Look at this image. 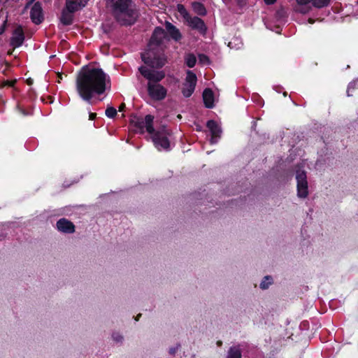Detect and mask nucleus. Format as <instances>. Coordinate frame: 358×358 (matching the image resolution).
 I'll return each instance as SVG.
<instances>
[{"mask_svg":"<svg viewBox=\"0 0 358 358\" xmlns=\"http://www.w3.org/2000/svg\"><path fill=\"white\" fill-rule=\"evenodd\" d=\"M110 87L109 75L100 68L83 67L76 79V90L79 96L90 103L94 94L101 95L110 90Z\"/></svg>","mask_w":358,"mask_h":358,"instance_id":"nucleus-1","label":"nucleus"},{"mask_svg":"<svg viewBox=\"0 0 358 358\" xmlns=\"http://www.w3.org/2000/svg\"><path fill=\"white\" fill-rule=\"evenodd\" d=\"M165 38V31L160 27L155 28L149 42L148 50L141 54L145 64L153 67H162L166 62L162 44Z\"/></svg>","mask_w":358,"mask_h":358,"instance_id":"nucleus-2","label":"nucleus"},{"mask_svg":"<svg viewBox=\"0 0 358 358\" xmlns=\"http://www.w3.org/2000/svg\"><path fill=\"white\" fill-rule=\"evenodd\" d=\"M107 5L122 24H132L138 17L137 11L131 7V0H107Z\"/></svg>","mask_w":358,"mask_h":358,"instance_id":"nucleus-3","label":"nucleus"},{"mask_svg":"<svg viewBox=\"0 0 358 358\" xmlns=\"http://www.w3.org/2000/svg\"><path fill=\"white\" fill-rule=\"evenodd\" d=\"M152 142L155 148L159 151H169L171 150V143L169 141V134L165 129L157 131L151 134Z\"/></svg>","mask_w":358,"mask_h":358,"instance_id":"nucleus-4","label":"nucleus"},{"mask_svg":"<svg viewBox=\"0 0 358 358\" xmlns=\"http://www.w3.org/2000/svg\"><path fill=\"white\" fill-rule=\"evenodd\" d=\"M148 66H141L138 69L141 75L148 80V83H159L165 77V73L163 71H156L153 66L147 64Z\"/></svg>","mask_w":358,"mask_h":358,"instance_id":"nucleus-5","label":"nucleus"},{"mask_svg":"<svg viewBox=\"0 0 358 358\" xmlns=\"http://www.w3.org/2000/svg\"><path fill=\"white\" fill-rule=\"evenodd\" d=\"M296 180L297 187V196L299 198L305 199L308 195V185L306 173L300 169L296 171Z\"/></svg>","mask_w":358,"mask_h":358,"instance_id":"nucleus-6","label":"nucleus"},{"mask_svg":"<svg viewBox=\"0 0 358 358\" xmlns=\"http://www.w3.org/2000/svg\"><path fill=\"white\" fill-rule=\"evenodd\" d=\"M147 91L150 97L155 101L164 100L167 95V90L159 83H148Z\"/></svg>","mask_w":358,"mask_h":358,"instance_id":"nucleus-7","label":"nucleus"},{"mask_svg":"<svg viewBox=\"0 0 358 358\" xmlns=\"http://www.w3.org/2000/svg\"><path fill=\"white\" fill-rule=\"evenodd\" d=\"M197 81L196 76L192 71H187V76L182 88V93L185 97H189L194 92Z\"/></svg>","mask_w":358,"mask_h":358,"instance_id":"nucleus-8","label":"nucleus"},{"mask_svg":"<svg viewBox=\"0 0 358 358\" xmlns=\"http://www.w3.org/2000/svg\"><path fill=\"white\" fill-rule=\"evenodd\" d=\"M153 120L154 117L152 115H147L144 118H136L133 122L135 126L140 129L141 132H144V129H145L148 133L151 134L155 131L152 125Z\"/></svg>","mask_w":358,"mask_h":358,"instance_id":"nucleus-9","label":"nucleus"},{"mask_svg":"<svg viewBox=\"0 0 358 358\" xmlns=\"http://www.w3.org/2000/svg\"><path fill=\"white\" fill-rule=\"evenodd\" d=\"M207 127L208 128L210 134V143L214 144L218 141L220 137L222 130L220 125L214 120H209L207 122Z\"/></svg>","mask_w":358,"mask_h":358,"instance_id":"nucleus-10","label":"nucleus"},{"mask_svg":"<svg viewBox=\"0 0 358 358\" xmlns=\"http://www.w3.org/2000/svg\"><path fill=\"white\" fill-rule=\"evenodd\" d=\"M30 17L32 22L36 24L42 22L43 20L42 7L39 2H36L32 6L30 11Z\"/></svg>","mask_w":358,"mask_h":358,"instance_id":"nucleus-11","label":"nucleus"},{"mask_svg":"<svg viewBox=\"0 0 358 358\" xmlns=\"http://www.w3.org/2000/svg\"><path fill=\"white\" fill-rule=\"evenodd\" d=\"M24 40V32L21 26L17 27L13 31L10 39V45L14 48L22 45Z\"/></svg>","mask_w":358,"mask_h":358,"instance_id":"nucleus-12","label":"nucleus"},{"mask_svg":"<svg viewBox=\"0 0 358 358\" xmlns=\"http://www.w3.org/2000/svg\"><path fill=\"white\" fill-rule=\"evenodd\" d=\"M58 231L65 234H72L75 231L74 224L69 220L62 218L57 222Z\"/></svg>","mask_w":358,"mask_h":358,"instance_id":"nucleus-13","label":"nucleus"},{"mask_svg":"<svg viewBox=\"0 0 358 358\" xmlns=\"http://www.w3.org/2000/svg\"><path fill=\"white\" fill-rule=\"evenodd\" d=\"M187 22L192 29L198 30L201 34L206 33L207 28L204 22L201 18L198 17H192L190 16Z\"/></svg>","mask_w":358,"mask_h":358,"instance_id":"nucleus-14","label":"nucleus"},{"mask_svg":"<svg viewBox=\"0 0 358 358\" xmlns=\"http://www.w3.org/2000/svg\"><path fill=\"white\" fill-rule=\"evenodd\" d=\"M88 0H66V8L70 13H74L84 7Z\"/></svg>","mask_w":358,"mask_h":358,"instance_id":"nucleus-15","label":"nucleus"},{"mask_svg":"<svg viewBox=\"0 0 358 358\" xmlns=\"http://www.w3.org/2000/svg\"><path fill=\"white\" fill-rule=\"evenodd\" d=\"M203 99L204 105L208 108H212L214 107V94L213 91L206 88L203 92Z\"/></svg>","mask_w":358,"mask_h":358,"instance_id":"nucleus-16","label":"nucleus"},{"mask_svg":"<svg viewBox=\"0 0 358 358\" xmlns=\"http://www.w3.org/2000/svg\"><path fill=\"white\" fill-rule=\"evenodd\" d=\"M297 6L295 8L296 12L305 14L310 10V3H312L313 0H296Z\"/></svg>","mask_w":358,"mask_h":358,"instance_id":"nucleus-17","label":"nucleus"},{"mask_svg":"<svg viewBox=\"0 0 358 358\" xmlns=\"http://www.w3.org/2000/svg\"><path fill=\"white\" fill-rule=\"evenodd\" d=\"M166 30L170 36L175 41H178L181 38V34L178 29H177L171 23L166 22L165 24Z\"/></svg>","mask_w":358,"mask_h":358,"instance_id":"nucleus-18","label":"nucleus"},{"mask_svg":"<svg viewBox=\"0 0 358 358\" xmlns=\"http://www.w3.org/2000/svg\"><path fill=\"white\" fill-rule=\"evenodd\" d=\"M242 352L239 345L231 346L227 352L226 358H241Z\"/></svg>","mask_w":358,"mask_h":358,"instance_id":"nucleus-19","label":"nucleus"},{"mask_svg":"<svg viewBox=\"0 0 358 358\" xmlns=\"http://www.w3.org/2000/svg\"><path fill=\"white\" fill-rule=\"evenodd\" d=\"M73 13H70L66 8L65 10L62 11L61 16V22L64 25H69L73 22Z\"/></svg>","mask_w":358,"mask_h":358,"instance_id":"nucleus-20","label":"nucleus"},{"mask_svg":"<svg viewBox=\"0 0 358 358\" xmlns=\"http://www.w3.org/2000/svg\"><path fill=\"white\" fill-rule=\"evenodd\" d=\"M192 8L198 15H205L206 13L204 6L200 2H194L192 3Z\"/></svg>","mask_w":358,"mask_h":358,"instance_id":"nucleus-21","label":"nucleus"},{"mask_svg":"<svg viewBox=\"0 0 358 358\" xmlns=\"http://www.w3.org/2000/svg\"><path fill=\"white\" fill-rule=\"evenodd\" d=\"M185 61L186 65L189 67L192 68L195 66L196 62V58L193 54H188L185 57Z\"/></svg>","mask_w":358,"mask_h":358,"instance_id":"nucleus-22","label":"nucleus"},{"mask_svg":"<svg viewBox=\"0 0 358 358\" xmlns=\"http://www.w3.org/2000/svg\"><path fill=\"white\" fill-rule=\"evenodd\" d=\"M228 46L231 49H240L242 47V41L238 38H234L229 42Z\"/></svg>","mask_w":358,"mask_h":358,"instance_id":"nucleus-23","label":"nucleus"},{"mask_svg":"<svg viewBox=\"0 0 358 358\" xmlns=\"http://www.w3.org/2000/svg\"><path fill=\"white\" fill-rule=\"evenodd\" d=\"M177 10H178V13L180 14V15H182L186 21L190 17L188 11L187 10V9L185 8V6L183 5L178 4L177 6Z\"/></svg>","mask_w":358,"mask_h":358,"instance_id":"nucleus-24","label":"nucleus"},{"mask_svg":"<svg viewBox=\"0 0 358 358\" xmlns=\"http://www.w3.org/2000/svg\"><path fill=\"white\" fill-rule=\"evenodd\" d=\"M330 0H313L312 5L316 8L327 6Z\"/></svg>","mask_w":358,"mask_h":358,"instance_id":"nucleus-25","label":"nucleus"},{"mask_svg":"<svg viewBox=\"0 0 358 358\" xmlns=\"http://www.w3.org/2000/svg\"><path fill=\"white\" fill-rule=\"evenodd\" d=\"M272 283V278L270 276H266L260 283V287L262 289H266Z\"/></svg>","mask_w":358,"mask_h":358,"instance_id":"nucleus-26","label":"nucleus"},{"mask_svg":"<svg viewBox=\"0 0 358 358\" xmlns=\"http://www.w3.org/2000/svg\"><path fill=\"white\" fill-rule=\"evenodd\" d=\"M106 115L109 118H113L117 115V110L115 108L108 106L105 112Z\"/></svg>","mask_w":358,"mask_h":358,"instance_id":"nucleus-27","label":"nucleus"},{"mask_svg":"<svg viewBox=\"0 0 358 358\" xmlns=\"http://www.w3.org/2000/svg\"><path fill=\"white\" fill-rule=\"evenodd\" d=\"M112 338L117 343H122L124 340L123 336L118 332H113L112 334Z\"/></svg>","mask_w":358,"mask_h":358,"instance_id":"nucleus-28","label":"nucleus"},{"mask_svg":"<svg viewBox=\"0 0 358 358\" xmlns=\"http://www.w3.org/2000/svg\"><path fill=\"white\" fill-rule=\"evenodd\" d=\"M356 85H357V80H354L349 83L348 90H347V94L348 96H351L350 92L351 90H355L356 88Z\"/></svg>","mask_w":358,"mask_h":358,"instance_id":"nucleus-29","label":"nucleus"},{"mask_svg":"<svg viewBox=\"0 0 358 358\" xmlns=\"http://www.w3.org/2000/svg\"><path fill=\"white\" fill-rule=\"evenodd\" d=\"M199 62L202 64H208V57L205 55H199Z\"/></svg>","mask_w":358,"mask_h":358,"instance_id":"nucleus-30","label":"nucleus"},{"mask_svg":"<svg viewBox=\"0 0 358 358\" xmlns=\"http://www.w3.org/2000/svg\"><path fill=\"white\" fill-rule=\"evenodd\" d=\"M179 348H180V345H176L174 347L170 348L169 350V354L171 355H175L176 352L178 350Z\"/></svg>","mask_w":358,"mask_h":358,"instance_id":"nucleus-31","label":"nucleus"},{"mask_svg":"<svg viewBox=\"0 0 358 358\" xmlns=\"http://www.w3.org/2000/svg\"><path fill=\"white\" fill-rule=\"evenodd\" d=\"M15 83V80H12V81H10V80H6V81H3V83H2V86L4 87V86H10V87H12L14 85Z\"/></svg>","mask_w":358,"mask_h":358,"instance_id":"nucleus-32","label":"nucleus"},{"mask_svg":"<svg viewBox=\"0 0 358 358\" xmlns=\"http://www.w3.org/2000/svg\"><path fill=\"white\" fill-rule=\"evenodd\" d=\"M96 113H90L89 119L90 120H93L96 117Z\"/></svg>","mask_w":358,"mask_h":358,"instance_id":"nucleus-33","label":"nucleus"},{"mask_svg":"<svg viewBox=\"0 0 358 358\" xmlns=\"http://www.w3.org/2000/svg\"><path fill=\"white\" fill-rule=\"evenodd\" d=\"M265 3L268 5L274 3L276 0H264Z\"/></svg>","mask_w":358,"mask_h":358,"instance_id":"nucleus-34","label":"nucleus"},{"mask_svg":"<svg viewBox=\"0 0 358 358\" xmlns=\"http://www.w3.org/2000/svg\"><path fill=\"white\" fill-rule=\"evenodd\" d=\"M6 24V20L4 21L2 28L0 29V34H1L4 31Z\"/></svg>","mask_w":358,"mask_h":358,"instance_id":"nucleus-35","label":"nucleus"},{"mask_svg":"<svg viewBox=\"0 0 358 358\" xmlns=\"http://www.w3.org/2000/svg\"><path fill=\"white\" fill-rule=\"evenodd\" d=\"M124 108V104H122V105L119 107V110H120V111L123 110Z\"/></svg>","mask_w":358,"mask_h":358,"instance_id":"nucleus-36","label":"nucleus"},{"mask_svg":"<svg viewBox=\"0 0 358 358\" xmlns=\"http://www.w3.org/2000/svg\"><path fill=\"white\" fill-rule=\"evenodd\" d=\"M222 1H223L225 4L228 3V0H222Z\"/></svg>","mask_w":358,"mask_h":358,"instance_id":"nucleus-37","label":"nucleus"},{"mask_svg":"<svg viewBox=\"0 0 358 358\" xmlns=\"http://www.w3.org/2000/svg\"><path fill=\"white\" fill-rule=\"evenodd\" d=\"M308 21H309V22H310V23H313V20H311V19H309V20H308Z\"/></svg>","mask_w":358,"mask_h":358,"instance_id":"nucleus-38","label":"nucleus"},{"mask_svg":"<svg viewBox=\"0 0 358 358\" xmlns=\"http://www.w3.org/2000/svg\"><path fill=\"white\" fill-rule=\"evenodd\" d=\"M60 79H62V76L61 75H58L57 76Z\"/></svg>","mask_w":358,"mask_h":358,"instance_id":"nucleus-39","label":"nucleus"},{"mask_svg":"<svg viewBox=\"0 0 358 358\" xmlns=\"http://www.w3.org/2000/svg\"><path fill=\"white\" fill-rule=\"evenodd\" d=\"M283 95H284L285 96H287V93H286V92H284Z\"/></svg>","mask_w":358,"mask_h":358,"instance_id":"nucleus-40","label":"nucleus"},{"mask_svg":"<svg viewBox=\"0 0 358 358\" xmlns=\"http://www.w3.org/2000/svg\"><path fill=\"white\" fill-rule=\"evenodd\" d=\"M357 3H358V0H357Z\"/></svg>","mask_w":358,"mask_h":358,"instance_id":"nucleus-41","label":"nucleus"}]
</instances>
